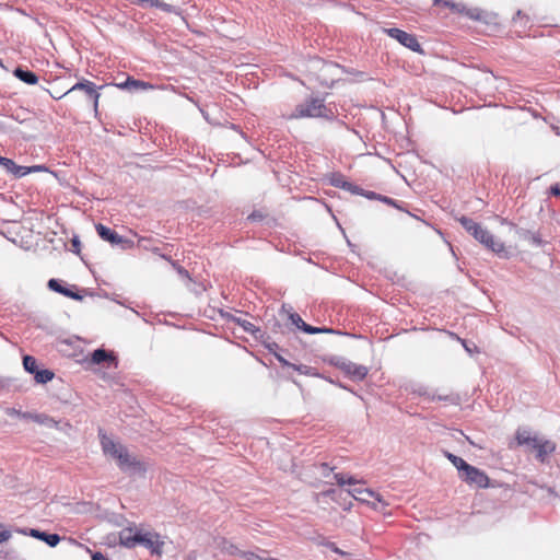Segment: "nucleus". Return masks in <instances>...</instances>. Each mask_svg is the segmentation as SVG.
I'll list each match as a JSON object with an SVG mask.
<instances>
[{"label": "nucleus", "instance_id": "f257e3e1", "mask_svg": "<svg viewBox=\"0 0 560 560\" xmlns=\"http://www.w3.org/2000/svg\"><path fill=\"white\" fill-rule=\"evenodd\" d=\"M457 220L462 226L486 248L490 249L501 258L509 257V253L504 244L500 241H497L494 236L488 230L482 229L479 223L475 222L472 219L466 215H462Z\"/></svg>", "mask_w": 560, "mask_h": 560}, {"label": "nucleus", "instance_id": "f03ea898", "mask_svg": "<svg viewBox=\"0 0 560 560\" xmlns=\"http://www.w3.org/2000/svg\"><path fill=\"white\" fill-rule=\"evenodd\" d=\"M160 535L158 533H141L136 530L133 533L132 527H126L119 533V544L126 548H135L137 545H142L148 548L154 555L162 553L163 541L159 540Z\"/></svg>", "mask_w": 560, "mask_h": 560}, {"label": "nucleus", "instance_id": "7ed1b4c3", "mask_svg": "<svg viewBox=\"0 0 560 560\" xmlns=\"http://www.w3.org/2000/svg\"><path fill=\"white\" fill-rule=\"evenodd\" d=\"M305 117L334 120L336 115L331 108L325 105L324 100L312 97L296 105L293 113L290 115V118L294 119Z\"/></svg>", "mask_w": 560, "mask_h": 560}, {"label": "nucleus", "instance_id": "20e7f679", "mask_svg": "<svg viewBox=\"0 0 560 560\" xmlns=\"http://www.w3.org/2000/svg\"><path fill=\"white\" fill-rule=\"evenodd\" d=\"M329 363L341 370L349 378L354 382L363 381L369 373V369L365 365L353 363L342 357L335 355L329 360Z\"/></svg>", "mask_w": 560, "mask_h": 560}, {"label": "nucleus", "instance_id": "39448f33", "mask_svg": "<svg viewBox=\"0 0 560 560\" xmlns=\"http://www.w3.org/2000/svg\"><path fill=\"white\" fill-rule=\"evenodd\" d=\"M117 466L129 476H144L147 466L137 456L130 454L128 450L118 454Z\"/></svg>", "mask_w": 560, "mask_h": 560}, {"label": "nucleus", "instance_id": "423d86ee", "mask_svg": "<svg viewBox=\"0 0 560 560\" xmlns=\"http://www.w3.org/2000/svg\"><path fill=\"white\" fill-rule=\"evenodd\" d=\"M458 476L460 480H463L469 486H475L480 489H486L490 487V479L488 475L483 470L470 464H468Z\"/></svg>", "mask_w": 560, "mask_h": 560}, {"label": "nucleus", "instance_id": "0eeeda50", "mask_svg": "<svg viewBox=\"0 0 560 560\" xmlns=\"http://www.w3.org/2000/svg\"><path fill=\"white\" fill-rule=\"evenodd\" d=\"M385 33L400 43L402 46L409 48L410 50L419 54H423V49L418 38L413 34H409L400 28L392 27L386 28Z\"/></svg>", "mask_w": 560, "mask_h": 560}, {"label": "nucleus", "instance_id": "6e6552de", "mask_svg": "<svg viewBox=\"0 0 560 560\" xmlns=\"http://www.w3.org/2000/svg\"><path fill=\"white\" fill-rule=\"evenodd\" d=\"M103 88V85L97 88L94 82H91L86 79H82L81 81L77 82L72 88H70L65 94H62V96H67L74 91H83L88 98L93 102L94 110L97 112L98 100L101 96L98 89Z\"/></svg>", "mask_w": 560, "mask_h": 560}, {"label": "nucleus", "instance_id": "1a4fd4ad", "mask_svg": "<svg viewBox=\"0 0 560 560\" xmlns=\"http://www.w3.org/2000/svg\"><path fill=\"white\" fill-rule=\"evenodd\" d=\"M16 532L22 535H27L38 540L46 542L49 547H56L61 537L56 533H47L37 528H16Z\"/></svg>", "mask_w": 560, "mask_h": 560}, {"label": "nucleus", "instance_id": "9d476101", "mask_svg": "<svg viewBox=\"0 0 560 560\" xmlns=\"http://www.w3.org/2000/svg\"><path fill=\"white\" fill-rule=\"evenodd\" d=\"M47 287L49 290L62 294L63 296L70 298L75 301H81L83 296L77 292L75 285H66L62 280L51 278L48 280Z\"/></svg>", "mask_w": 560, "mask_h": 560}, {"label": "nucleus", "instance_id": "9b49d317", "mask_svg": "<svg viewBox=\"0 0 560 560\" xmlns=\"http://www.w3.org/2000/svg\"><path fill=\"white\" fill-rule=\"evenodd\" d=\"M501 223L508 224L511 229L515 231V234L518 236V238L527 241L534 247H540L545 243L539 234L523 228H517L516 224L508 221V219H502Z\"/></svg>", "mask_w": 560, "mask_h": 560}, {"label": "nucleus", "instance_id": "f8f14e48", "mask_svg": "<svg viewBox=\"0 0 560 560\" xmlns=\"http://www.w3.org/2000/svg\"><path fill=\"white\" fill-rule=\"evenodd\" d=\"M329 182L334 187L347 190L352 195L362 194L363 191V188L347 180V178L340 173H332Z\"/></svg>", "mask_w": 560, "mask_h": 560}, {"label": "nucleus", "instance_id": "ddd939ff", "mask_svg": "<svg viewBox=\"0 0 560 560\" xmlns=\"http://www.w3.org/2000/svg\"><path fill=\"white\" fill-rule=\"evenodd\" d=\"M101 445H102V450H103L104 454L112 456L116 460L118 459V454L124 453L127 450L126 446L115 443L112 439L107 438L105 434H103L101 436Z\"/></svg>", "mask_w": 560, "mask_h": 560}, {"label": "nucleus", "instance_id": "4468645a", "mask_svg": "<svg viewBox=\"0 0 560 560\" xmlns=\"http://www.w3.org/2000/svg\"><path fill=\"white\" fill-rule=\"evenodd\" d=\"M101 445H102V450H103L104 454L112 456L116 460L118 459V454L124 453L127 450L126 446L115 443L112 439L107 438L105 434H103L101 436Z\"/></svg>", "mask_w": 560, "mask_h": 560}, {"label": "nucleus", "instance_id": "2eb2a0df", "mask_svg": "<svg viewBox=\"0 0 560 560\" xmlns=\"http://www.w3.org/2000/svg\"><path fill=\"white\" fill-rule=\"evenodd\" d=\"M532 447L537 451L536 457L541 463H544L546 457L556 448L552 442L548 440H541L538 438L536 439V442L532 444Z\"/></svg>", "mask_w": 560, "mask_h": 560}, {"label": "nucleus", "instance_id": "dca6fc26", "mask_svg": "<svg viewBox=\"0 0 560 560\" xmlns=\"http://www.w3.org/2000/svg\"><path fill=\"white\" fill-rule=\"evenodd\" d=\"M348 493L352 495L355 500H359L364 503H370L371 499H376L378 502H381V498L378 494H376L374 491L368 488L363 487H355L353 486L352 489L348 490Z\"/></svg>", "mask_w": 560, "mask_h": 560}, {"label": "nucleus", "instance_id": "f3484780", "mask_svg": "<svg viewBox=\"0 0 560 560\" xmlns=\"http://www.w3.org/2000/svg\"><path fill=\"white\" fill-rule=\"evenodd\" d=\"M230 320L242 327L244 331L250 334L255 339L264 338L265 336V332L246 319L231 315Z\"/></svg>", "mask_w": 560, "mask_h": 560}, {"label": "nucleus", "instance_id": "a211bd4d", "mask_svg": "<svg viewBox=\"0 0 560 560\" xmlns=\"http://www.w3.org/2000/svg\"><path fill=\"white\" fill-rule=\"evenodd\" d=\"M120 90H128V91H138V90H147L151 88V85L148 82L137 80L132 77H128L124 82L115 84Z\"/></svg>", "mask_w": 560, "mask_h": 560}, {"label": "nucleus", "instance_id": "6ab92c4d", "mask_svg": "<svg viewBox=\"0 0 560 560\" xmlns=\"http://www.w3.org/2000/svg\"><path fill=\"white\" fill-rule=\"evenodd\" d=\"M13 74L26 84H36L38 81V77L34 71L28 70L27 68L16 67L13 71Z\"/></svg>", "mask_w": 560, "mask_h": 560}, {"label": "nucleus", "instance_id": "aec40b11", "mask_svg": "<svg viewBox=\"0 0 560 560\" xmlns=\"http://www.w3.org/2000/svg\"><path fill=\"white\" fill-rule=\"evenodd\" d=\"M269 551L260 548H256L255 550L250 551H240L238 556L244 558L245 560H273L275 558H271L268 556Z\"/></svg>", "mask_w": 560, "mask_h": 560}, {"label": "nucleus", "instance_id": "412c9836", "mask_svg": "<svg viewBox=\"0 0 560 560\" xmlns=\"http://www.w3.org/2000/svg\"><path fill=\"white\" fill-rule=\"evenodd\" d=\"M97 235L105 242H108L110 245L117 236V232L102 223H97L95 225Z\"/></svg>", "mask_w": 560, "mask_h": 560}, {"label": "nucleus", "instance_id": "4be33fe9", "mask_svg": "<svg viewBox=\"0 0 560 560\" xmlns=\"http://www.w3.org/2000/svg\"><path fill=\"white\" fill-rule=\"evenodd\" d=\"M110 360H114V355L102 348L94 350L91 354V361L94 364H102Z\"/></svg>", "mask_w": 560, "mask_h": 560}, {"label": "nucleus", "instance_id": "5701e85b", "mask_svg": "<svg viewBox=\"0 0 560 560\" xmlns=\"http://www.w3.org/2000/svg\"><path fill=\"white\" fill-rule=\"evenodd\" d=\"M33 375H34L35 382L38 384H46V383L50 382L55 376V374L51 370L39 369V368L36 370V372Z\"/></svg>", "mask_w": 560, "mask_h": 560}, {"label": "nucleus", "instance_id": "b1692460", "mask_svg": "<svg viewBox=\"0 0 560 560\" xmlns=\"http://www.w3.org/2000/svg\"><path fill=\"white\" fill-rule=\"evenodd\" d=\"M515 439H516L518 445H529V446H532V444L534 442H536L537 436H530L529 431L518 429L516 431Z\"/></svg>", "mask_w": 560, "mask_h": 560}, {"label": "nucleus", "instance_id": "393cba45", "mask_svg": "<svg viewBox=\"0 0 560 560\" xmlns=\"http://www.w3.org/2000/svg\"><path fill=\"white\" fill-rule=\"evenodd\" d=\"M21 419H24V420H32L36 423H39V424H45L47 422H50L52 421V419H50L48 416L46 415H43V413H33V412H28V411H22V415H21Z\"/></svg>", "mask_w": 560, "mask_h": 560}, {"label": "nucleus", "instance_id": "a878e982", "mask_svg": "<svg viewBox=\"0 0 560 560\" xmlns=\"http://www.w3.org/2000/svg\"><path fill=\"white\" fill-rule=\"evenodd\" d=\"M445 457L456 467L458 475L465 469L468 463L462 457L450 453L448 451H444Z\"/></svg>", "mask_w": 560, "mask_h": 560}, {"label": "nucleus", "instance_id": "bb28decb", "mask_svg": "<svg viewBox=\"0 0 560 560\" xmlns=\"http://www.w3.org/2000/svg\"><path fill=\"white\" fill-rule=\"evenodd\" d=\"M289 319L291 324L294 325L298 329L302 330L305 334H310L307 327H312V325L306 324L298 313H290Z\"/></svg>", "mask_w": 560, "mask_h": 560}, {"label": "nucleus", "instance_id": "cd10ccee", "mask_svg": "<svg viewBox=\"0 0 560 560\" xmlns=\"http://www.w3.org/2000/svg\"><path fill=\"white\" fill-rule=\"evenodd\" d=\"M434 400L445 401L451 405H458L459 396L456 394L438 395V394L433 393L432 396H430V401H434Z\"/></svg>", "mask_w": 560, "mask_h": 560}, {"label": "nucleus", "instance_id": "c85d7f7f", "mask_svg": "<svg viewBox=\"0 0 560 560\" xmlns=\"http://www.w3.org/2000/svg\"><path fill=\"white\" fill-rule=\"evenodd\" d=\"M23 368L27 373L34 374L38 369L37 360L30 354L23 355Z\"/></svg>", "mask_w": 560, "mask_h": 560}, {"label": "nucleus", "instance_id": "c756f323", "mask_svg": "<svg viewBox=\"0 0 560 560\" xmlns=\"http://www.w3.org/2000/svg\"><path fill=\"white\" fill-rule=\"evenodd\" d=\"M290 368L298 371L300 374H303V375L320 376V374L316 371V369H314L310 365L292 363Z\"/></svg>", "mask_w": 560, "mask_h": 560}, {"label": "nucleus", "instance_id": "7c9ffc66", "mask_svg": "<svg viewBox=\"0 0 560 560\" xmlns=\"http://www.w3.org/2000/svg\"><path fill=\"white\" fill-rule=\"evenodd\" d=\"M307 330H310V335H314V334L347 335L346 332H342L341 330L334 329V328L326 327V326H323V327L312 326V327H307Z\"/></svg>", "mask_w": 560, "mask_h": 560}, {"label": "nucleus", "instance_id": "2f4dec72", "mask_svg": "<svg viewBox=\"0 0 560 560\" xmlns=\"http://www.w3.org/2000/svg\"><path fill=\"white\" fill-rule=\"evenodd\" d=\"M32 173V168L28 166H21L13 162V166H11L9 174H12L16 178H21L27 174Z\"/></svg>", "mask_w": 560, "mask_h": 560}, {"label": "nucleus", "instance_id": "473e14b6", "mask_svg": "<svg viewBox=\"0 0 560 560\" xmlns=\"http://www.w3.org/2000/svg\"><path fill=\"white\" fill-rule=\"evenodd\" d=\"M334 478L339 486H357L359 481L353 476H345L343 474H335Z\"/></svg>", "mask_w": 560, "mask_h": 560}, {"label": "nucleus", "instance_id": "72a5a7b5", "mask_svg": "<svg viewBox=\"0 0 560 560\" xmlns=\"http://www.w3.org/2000/svg\"><path fill=\"white\" fill-rule=\"evenodd\" d=\"M261 339V343L262 346L270 352L272 353L273 355L278 352V350L280 349L279 348V345L273 341L271 339V337L269 335H266L264 336V338H260Z\"/></svg>", "mask_w": 560, "mask_h": 560}, {"label": "nucleus", "instance_id": "f704fd0d", "mask_svg": "<svg viewBox=\"0 0 560 560\" xmlns=\"http://www.w3.org/2000/svg\"><path fill=\"white\" fill-rule=\"evenodd\" d=\"M113 246H118L121 249H130L135 246L133 241L122 237L121 235L117 234L114 242L112 243Z\"/></svg>", "mask_w": 560, "mask_h": 560}, {"label": "nucleus", "instance_id": "c9c22d12", "mask_svg": "<svg viewBox=\"0 0 560 560\" xmlns=\"http://www.w3.org/2000/svg\"><path fill=\"white\" fill-rule=\"evenodd\" d=\"M153 242H154V240L152 237L140 236L138 238L137 246L141 247L145 250L158 252L159 248L152 246Z\"/></svg>", "mask_w": 560, "mask_h": 560}, {"label": "nucleus", "instance_id": "e433bc0d", "mask_svg": "<svg viewBox=\"0 0 560 560\" xmlns=\"http://www.w3.org/2000/svg\"><path fill=\"white\" fill-rule=\"evenodd\" d=\"M441 4L457 13L464 12V10H466V5L464 3H456L451 0H442Z\"/></svg>", "mask_w": 560, "mask_h": 560}, {"label": "nucleus", "instance_id": "4c0bfd02", "mask_svg": "<svg viewBox=\"0 0 560 560\" xmlns=\"http://www.w3.org/2000/svg\"><path fill=\"white\" fill-rule=\"evenodd\" d=\"M140 3H148L150 7L162 9L170 12L171 5L161 0H141Z\"/></svg>", "mask_w": 560, "mask_h": 560}, {"label": "nucleus", "instance_id": "58836bf2", "mask_svg": "<svg viewBox=\"0 0 560 560\" xmlns=\"http://www.w3.org/2000/svg\"><path fill=\"white\" fill-rule=\"evenodd\" d=\"M460 13L468 16L471 20H475V21H479L481 19V10H479L478 8H474V9L466 8V10H464V12H460Z\"/></svg>", "mask_w": 560, "mask_h": 560}, {"label": "nucleus", "instance_id": "ea45409f", "mask_svg": "<svg viewBox=\"0 0 560 560\" xmlns=\"http://www.w3.org/2000/svg\"><path fill=\"white\" fill-rule=\"evenodd\" d=\"M380 201H382L390 207H394L400 211H405L404 207L401 205H399V202L396 199H393L390 197L381 195Z\"/></svg>", "mask_w": 560, "mask_h": 560}, {"label": "nucleus", "instance_id": "a19ab883", "mask_svg": "<svg viewBox=\"0 0 560 560\" xmlns=\"http://www.w3.org/2000/svg\"><path fill=\"white\" fill-rule=\"evenodd\" d=\"M320 545L325 546L326 548H328L329 550H331L335 553H338V555H341V556H348L347 552H345L341 549H339L337 547V545L335 542H332V541L324 540V541L320 542Z\"/></svg>", "mask_w": 560, "mask_h": 560}, {"label": "nucleus", "instance_id": "79ce46f5", "mask_svg": "<svg viewBox=\"0 0 560 560\" xmlns=\"http://www.w3.org/2000/svg\"><path fill=\"white\" fill-rule=\"evenodd\" d=\"M71 246H72V252L73 253L80 254V252H81V241H80L78 235H74L71 238Z\"/></svg>", "mask_w": 560, "mask_h": 560}, {"label": "nucleus", "instance_id": "37998d69", "mask_svg": "<svg viewBox=\"0 0 560 560\" xmlns=\"http://www.w3.org/2000/svg\"><path fill=\"white\" fill-rule=\"evenodd\" d=\"M13 160L0 155V165L9 173L11 166H13Z\"/></svg>", "mask_w": 560, "mask_h": 560}, {"label": "nucleus", "instance_id": "c03bdc74", "mask_svg": "<svg viewBox=\"0 0 560 560\" xmlns=\"http://www.w3.org/2000/svg\"><path fill=\"white\" fill-rule=\"evenodd\" d=\"M360 196H363L368 199H371V200H378L380 201V198H381V194H377L375 191H371V190H364L362 191V194H359Z\"/></svg>", "mask_w": 560, "mask_h": 560}, {"label": "nucleus", "instance_id": "a18cd8bd", "mask_svg": "<svg viewBox=\"0 0 560 560\" xmlns=\"http://www.w3.org/2000/svg\"><path fill=\"white\" fill-rule=\"evenodd\" d=\"M318 468L320 469L322 476L325 478L328 477L330 475V471L332 470V468H330L327 463H320Z\"/></svg>", "mask_w": 560, "mask_h": 560}, {"label": "nucleus", "instance_id": "49530a36", "mask_svg": "<svg viewBox=\"0 0 560 560\" xmlns=\"http://www.w3.org/2000/svg\"><path fill=\"white\" fill-rule=\"evenodd\" d=\"M3 525L0 524V528H2ZM12 534L8 529L0 530V544L8 541L11 538Z\"/></svg>", "mask_w": 560, "mask_h": 560}, {"label": "nucleus", "instance_id": "de8ad7c7", "mask_svg": "<svg viewBox=\"0 0 560 560\" xmlns=\"http://www.w3.org/2000/svg\"><path fill=\"white\" fill-rule=\"evenodd\" d=\"M5 415L9 416V417H18V418H21V415H22V410L20 409H16L14 407H9L5 409Z\"/></svg>", "mask_w": 560, "mask_h": 560}, {"label": "nucleus", "instance_id": "09e8293b", "mask_svg": "<svg viewBox=\"0 0 560 560\" xmlns=\"http://www.w3.org/2000/svg\"><path fill=\"white\" fill-rule=\"evenodd\" d=\"M275 358L277 359V361L282 365V366H288L290 368L291 366V362H289L284 357H282L279 352H277L275 354Z\"/></svg>", "mask_w": 560, "mask_h": 560}, {"label": "nucleus", "instance_id": "8fccbe9b", "mask_svg": "<svg viewBox=\"0 0 560 560\" xmlns=\"http://www.w3.org/2000/svg\"><path fill=\"white\" fill-rule=\"evenodd\" d=\"M262 214L261 212L259 211H254L252 212L249 215H248V220L252 221V222H256V221H261L262 220Z\"/></svg>", "mask_w": 560, "mask_h": 560}, {"label": "nucleus", "instance_id": "3c124183", "mask_svg": "<svg viewBox=\"0 0 560 560\" xmlns=\"http://www.w3.org/2000/svg\"><path fill=\"white\" fill-rule=\"evenodd\" d=\"M271 330L276 334L280 332L282 335L285 332L283 326L278 320L273 322Z\"/></svg>", "mask_w": 560, "mask_h": 560}, {"label": "nucleus", "instance_id": "603ef678", "mask_svg": "<svg viewBox=\"0 0 560 560\" xmlns=\"http://www.w3.org/2000/svg\"><path fill=\"white\" fill-rule=\"evenodd\" d=\"M550 194L556 197H560V183H557L550 187Z\"/></svg>", "mask_w": 560, "mask_h": 560}, {"label": "nucleus", "instance_id": "864d4df0", "mask_svg": "<svg viewBox=\"0 0 560 560\" xmlns=\"http://www.w3.org/2000/svg\"><path fill=\"white\" fill-rule=\"evenodd\" d=\"M91 558H92V560H108V559L106 558V556H104V555H103L102 552H100V551H95V552H93V553L91 555Z\"/></svg>", "mask_w": 560, "mask_h": 560}, {"label": "nucleus", "instance_id": "5fc2aeb1", "mask_svg": "<svg viewBox=\"0 0 560 560\" xmlns=\"http://www.w3.org/2000/svg\"><path fill=\"white\" fill-rule=\"evenodd\" d=\"M417 393L420 395V396H424L427 397L429 400H430V396H432V394H430L427 388L424 387H420Z\"/></svg>", "mask_w": 560, "mask_h": 560}, {"label": "nucleus", "instance_id": "6e6d98bb", "mask_svg": "<svg viewBox=\"0 0 560 560\" xmlns=\"http://www.w3.org/2000/svg\"><path fill=\"white\" fill-rule=\"evenodd\" d=\"M229 553L230 555H235V556H238V552L241 551L236 546L234 545H231L230 548L228 549Z\"/></svg>", "mask_w": 560, "mask_h": 560}, {"label": "nucleus", "instance_id": "4d7b16f0", "mask_svg": "<svg viewBox=\"0 0 560 560\" xmlns=\"http://www.w3.org/2000/svg\"><path fill=\"white\" fill-rule=\"evenodd\" d=\"M521 18H525V14L521 10H518L513 16V21L516 22V20Z\"/></svg>", "mask_w": 560, "mask_h": 560}, {"label": "nucleus", "instance_id": "13d9d810", "mask_svg": "<svg viewBox=\"0 0 560 560\" xmlns=\"http://www.w3.org/2000/svg\"><path fill=\"white\" fill-rule=\"evenodd\" d=\"M335 493H336V490H335L334 488H330V489H328V490H326V491H324V492H323V494H324L325 497H331V495H332V494H335Z\"/></svg>", "mask_w": 560, "mask_h": 560}, {"label": "nucleus", "instance_id": "bf43d9fd", "mask_svg": "<svg viewBox=\"0 0 560 560\" xmlns=\"http://www.w3.org/2000/svg\"><path fill=\"white\" fill-rule=\"evenodd\" d=\"M28 167L32 168V173L45 170V167L42 165H34V166H28Z\"/></svg>", "mask_w": 560, "mask_h": 560}, {"label": "nucleus", "instance_id": "052dcab7", "mask_svg": "<svg viewBox=\"0 0 560 560\" xmlns=\"http://www.w3.org/2000/svg\"><path fill=\"white\" fill-rule=\"evenodd\" d=\"M178 272L179 275H182L183 277H189V273L186 269H184L183 267H179L178 268Z\"/></svg>", "mask_w": 560, "mask_h": 560}, {"label": "nucleus", "instance_id": "680f3d73", "mask_svg": "<svg viewBox=\"0 0 560 560\" xmlns=\"http://www.w3.org/2000/svg\"><path fill=\"white\" fill-rule=\"evenodd\" d=\"M337 386H339L340 388H343L346 390L352 392L347 385H345L342 383H338Z\"/></svg>", "mask_w": 560, "mask_h": 560}, {"label": "nucleus", "instance_id": "e2e57ef3", "mask_svg": "<svg viewBox=\"0 0 560 560\" xmlns=\"http://www.w3.org/2000/svg\"><path fill=\"white\" fill-rule=\"evenodd\" d=\"M434 5H439L442 3V0H433Z\"/></svg>", "mask_w": 560, "mask_h": 560}, {"label": "nucleus", "instance_id": "0e129e2a", "mask_svg": "<svg viewBox=\"0 0 560 560\" xmlns=\"http://www.w3.org/2000/svg\"><path fill=\"white\" fill-rule=\"evenodd\" d=\"M12 117H13L15 120H18L19 122H23V121H24L23 119H20V116H16V117L12 116Z\"/></svg>", "mask_w": 560, "mask_h": 560}, {"label": "nucleus", "instance_id": "69168bd1", "mask_svg": "<svg viewBox=\"0 0 560 560\" xmlns=\"http://www.w3.org/2000/svg\"><path fill=\"white\" fill-rule=\"evenodd\" d=\"M327 380H328V382H330L331 384H336V385L338 384L337 382H335V380H331V378H327Z\"/></svg>", "mask_w": 560, "mask_h": 560}, {"label": "nucleus", "instance_id": "338daca9", "mask_svg": "<svg viewBox=\"0 0 560 560\" xmlns=\"http://www.w3.org/2000/svg\"><path fill=\"white\" fill-rule=\"evenodd\" d=\"M54 98H61L62 95L58 96V93H55V96L52 95Z\"/></svg>", "mask_w": 560, "mask_h": 560}, {"label": "nucleus", "instance_id": "774afa93", "mask_svg": "<svg viewBox=\"0 0 560 560\" xmlns=\"http://www.w3.org/2000/svg\"><path fill=\"white\" fill-rule=\"evenodd\" d=\"M140 1H141V0H137V3H138V4H140Z\"/></svg>", "mask_w": 560, "mask_h": 560}]
</instances>
